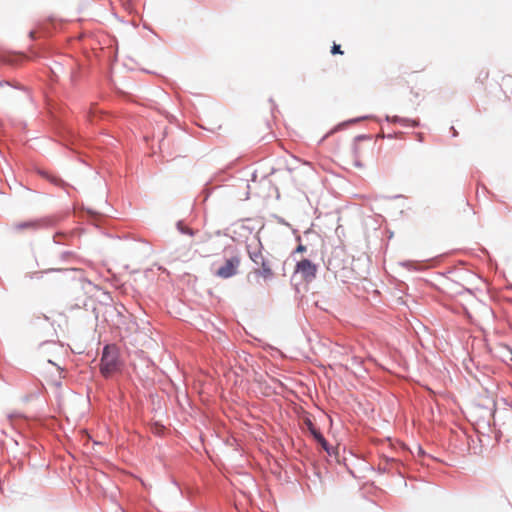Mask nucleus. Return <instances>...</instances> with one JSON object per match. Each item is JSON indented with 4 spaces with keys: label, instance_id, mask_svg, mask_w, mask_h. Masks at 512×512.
I'll return each mask as SVG.
<instances>
[{
    "label": "nucleus",
    "instance_id": "1",
    "mask_svg": "<svg viewBox=\"0 0 512 512\" xmlns=\"http://www.w3.org/2000/svg\"><path fill=\"white\" fill-rule=\"evenodd\" d=\"M374 143L365 137H358L352 142L339 146L335 151L336 160L345 168L361 169L373 158Z\"/></svg>",
    "mask_w": 512,
    "mask_h": 512
},
{
    "label": "nucleus",
    "instance_id": "12",
    "mask_svg": "<svg viewBox=\"0 0 512 512\" xmlns=\"http://www.w3.org/2000/svg\"><path fill=\"white\" fill-rule=\"evenodd\" d=\"M331 53L332 54H343V51L341 50L340 45L334 43V45L331 48Z\"/></svg>",
    "mask_w": 512,
    "mask_h": 512
},
{
    "label": "nucleus",
    "instance_id": "11",
    "mask_svg": "<svg viewBox=\"0 0 512 512\" xmlns=\"http://www.w3.org/2000/svg\"><path fill=\"white\" fill-rule=\"evenodd\" d=\"M316 441L322 446L323 449H325L327 452H329L328 443L323 436H322V440L320 438H317Z\"/></svg>",
    "mask_w": 512,
    "mask_h": 512
},
{
    "label": "nucleus",
    "instance_id": "4",
    "mask_svg": "<svg viewBox=\"0 0 512 512\" xmlns=\"http://www.w3.org/2000/svg\"><path fill=\"white\" fill-rule=\"evenodd\" d=\"M316 271V265L308 259H303L296 265V272L300 273L301 276L307 281H311L315 278Z\"/></svg>",
    "mask_w": 512,
    "mask_h": 512
},
{
    "label": "nucleus",
    "instance_id": "2",
    "mask_svg": "<svg viewBox=\"0 0 512 512\" xmlns=\"http://www.w3.org/2000/svg\"><path fill=\"white\" fill-rule=\"evenodd\" d=\"M120 369L118 353L115 347L106 346L103 350L100 370L105 377H109Z\"/></svg>",
    "mask_w": 512,
    "mask_h": 512
},
{
    "label": "nucleus",
    "instance_id": "6",
    "mask_svg": "<svg viewBox=\"0 0 512 512\" xmlns=\"http://www.w3.org/2000/svg\"><path fill=\"white\" fill-rule=\"evenodd\" d=\"M41 226V223L40 221L38 220H33V221H23V222H18V223H15L13 224V229L16 231V232H23V231H26V230H36L38 229L39 227Z\"/></svg>",
    "mask_w": 512,
    "mask_h": 512
},
{
    "label": "nucleus",
    "instance_id": "9",
    "mask_svg": "<svg viewBox=\"0 0 512 512\" xmlns=\"http://www.w3.org/2000/svg\"><path fill=\"white\" fill-rule=\"evenodd\" d=\"M11 92L9 83L0 82V101L6 99Z\"/></svg>",
    "mask_w": 512,
    "mask_h": 512
},
{
    "label": "nucleus",
    "instance_id": "7",
    "mask_svg": "<svg viewBox=\"0 0 512 512\" xmlns=\"http://www.w3.org/2000/svg\"><path fill=\"white\" fill-rule=\"evenodd\" d=\"M248 254H249V258L251 259V261L256 264L257 266H259L261 263H263L266 258L265 256L263 255L262 251L260 249H256L254 251H248Z\"/></svg>",
    "mask_w": 512,
    "mask_h": 512
},
{
    "label": "nucleus",
    "instance_id": "5",
    "mask_svg": "<svg viewBox=\"0 0 512 512\" xmlns=\"http://www.w3.org/2000/svg\"><path fill=\"white\" fill-rule=\"evenodd\" d=\"M254 274L262 277L264 280H270L274 276L271 262L266 259L259 265L258 268L254 269Z\"/></svg>",
    "mask_w": 512,
    "mask_h": 512
},
{
    "label": "nucleus",
    "instance_id": "10",
    "mask_svg": "<svg viewBox=\"0 0 512 512\" xmlns=\"http://www.w3.org/2000/svg\"><path fill=\"white\" fill-rule=\"evenodd\" d=\"M488 76H489V73L487 70L485 69H482L480 72H479V75H478V80L480 81L481 84H483L487 79H488Z\"/></svg>",
    "mask_w": 512,
    "mask_h": 512
},
{
    "label": "nucleus",
    "instance_id": "8",
    "mask_svg": "<svg viewBox=\"0 0 512 512\" xmlns=\"http://www.w3.org/2000/svg\"><path fill=\"white\" fill-rule=\"evenodd\" d=\"M305 424L307 426V429L309 432L313 435L314 439L320 438L322 440V434L320 431L315 427V425L312 423L310 419H305Z\"/></svg>",
    "mask_w": 512,
    "mask_h": 512
},
{
    "label": "nucleus",
    "instance_id": "3",
    "mask_svg": "<svg viewBox=\"0 0 512 512\" xmlns=\"http://www.w3.org/2000/svg\"><path fill=\"white\" fill-rule=\"evenodd\" d=\"M241 265V257L239 255H233L226 259L223 265L215 270V276L221 279H228L235 276L238 273Z\"/></svg>",
    "mask_w": 512,
    "mask_h": 512
},
{
    "label": "nucleus",
    "instance_id": "13",
    "mask_svg": "<svg viewBox=\"0 0 512 512\" xmlns=\"http://www.w3.org/2000/svg\"><path fill=\"white\" fill-rule=\"evenodd\" d=\"M305 249H306V247H305V246H303V245H299V246L297 247L296 251H297V252H303V251H305Z\"/></svg>",
    "mask_w": 512,
    "mask_h": 512
}]
</instances>
